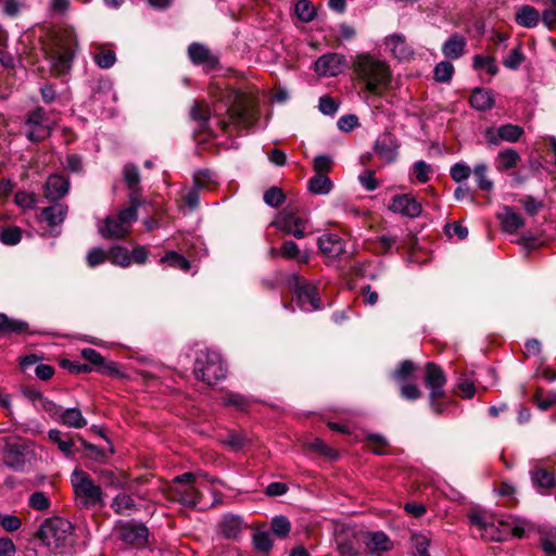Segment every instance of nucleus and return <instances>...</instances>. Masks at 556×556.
Instances as JSON below:
<instances>
[{
    "label": "nucleus",
    "mask_w": 556,
    "mask_h": 556,
    "mask_svg": "<svg viewBox=\"0 0 556 556\" xmlns=\"http://www.w3.org/2000/svg\"><path fill=\"white\" fill-rule=\"evenodd\" d=\"M356 76L365 83V88L371 93H380L391 80L389 65L369 53H358L352 63Z\"/></svg>",
    "instance_id": "obj_1"
},
{
    "label": "nucleus",
    "mask_w": 556,
    "mask_h": 556,
    "mask_svg": "<svg viewBox=\"0 0 556 556\" xmlns=\"http://www.w3.org/2000/svg\"><path fill=\"white\" fill-rule=\"evenodd\" d=\"M75 46L76 38L71 30L55 33L43 43V51L50 62L53 75H63L70 72Z\"/></svg>",
    "instance_id": "obj_2"
},
{
    "label": "nucleus",
    "mask_w": 556,
    "mask_h": 556,
    "mask_svg": "<svg viewBox=\"0 0 556 556\" xmlns=\"http://www.w3.org/2000/svg\"><path fill=\"white\" fill-rule=\"evenodd\" d=\"M199 478H205L212 484L222 483L217 478H210L203 472H186L173 479L168 497L186 507H197L201 500Z\"/></svg>",
    "instance_id": "obj_3"
},
{
    "label": "nucleus",
    "mask_w": 556,
    "mask_h": 556,
    "mask_svg": "<svg viewBox=\"0 0 556 556\" xmlns=\"http://www.w3.org/2000/svg\"><path fill=\"white\" fill-rule=\"evenodd\" d=\"M220 100L225 101L231 123L249 128L255 121L256 115L250 98L238 90H222Z\"/></svg>",
    "instance_id": "obj_4"
},
{
    "label": "nucleus",
    "mask_w": 556,
    "mask_h": 556,
    "mask_svg": "<svg viewBox=\"0 0 556 556\" xmlns=\"http://www.w3.org/2000/svg\"><path fill=\"white\" fill-rule=\"evenodd\" d=\"M71 483L77 504L81 508L90 509L104 504L102 488L84 470L75 469L71 475Z\"/></svg>",
    "instance_id": "obj_5"
},
{
    "label": "nucleus",
    "mask_w": 556,
    "mask_h": 556,
    "mask_svg": "<svg viewBox=\"0 0 556 556\" xmlns=\"http://www.w3.org/2000/svg\"><path fill=\"white\" fill-rule=\"evenodd\" d=\"M193 372L198 380L212 386L226 377V367L220 354L205 351L197 356Z\"/></svg>",
    "instance_id": "obj_6"
},
{
    "label": "nucleus",
    "mask_w": 556,
    "mask_h": 556,
    "mask_svg": "<svg viewBox=\"0 0 556 556\" xmlns=\"http://www.w3.org/2000/svg\"><path fill=\"white\" fill-rule=\"evenodd\" d=\"M72 535V523L68 520L59 517L45 520L39 529L40 540L51 548H60L67 545Z\"/></svg>",
    "instance_id": "obj_7"
},
{
    "label": "nucleus",
    "mask_w": 556,
    "mask_h": 556,
    "mask_svg": "<svg viewBox=\"0 0 556 556\" xmlns=\"http://www.w3.org/2000/svg\"><path fill=\"white\" fill-rule=\"evenodd\" d=\"M138 215L134 208H124L117 216L111 215L104 219L103 225H99V232L105 239H121L128 232L132 222Z\"/></svg>",
    "instance_id": "obj_8"
},
{
    "label": "nucleus",
    "mask_w": 556,
    "mask_h": 556,
    "mask_svg": "<svg viewBox=\"0 0 556 556\" xmlns=\"http://www.w3.org/2000/svg\"><path fill=\"white\" fill-rule=\"evenodd\" d=\"M446 382V378L442 369L434 363H427L425 369V383L430 389V406L431 409L440 415L444 408L441 403L438 402L444 391L443 387Z\"/></svg>",
    "instance_id": "obj_9"
},
{
    "label": "nucleus",
    "mask_w": 556,
    "mask_h": 556,
    "mask_svg": "<svg viewBox=\"0 0 556 556\" xmlns=\"http://www.w3.org/2000/svg\"><path fill=\"white\" fill-rule=\"evenodd\" d=\"M0 445H3L5 464L13 469H22L28 453L26 442L20 438L9 437L0 439Z\"/></svg>",
    "instance_id": "obj_10"
},
{
    "label": "nucleus",
    "mask_w": 556,
    "mask_h": 556,
    "mask_svg": "<svg viewBox=\"0 0 556 556\" xmlns=\"http://www.w3.org/2000/svg\"><path fill=\"white\" fill-rule=\"evenodd\" d=\"M468 519L470 525L477 528L482 539L495 542L503 541V533L497 520L495 521L485 513L475 510L468 515Z\"/></svg>",
    "instance_id": "obj_11"
},
{
    "label": "nucleus",
    "mask_w": 556,
    "mask_h": 556,
    "mask_svg": "<svg viewBox=\"0 0 556 556\" xmlns=\"http://www.w3.org/2000/svg\"><path fill=\"white\" fill-rule=\"evenodd\" d=\"M26 136L30 141H41L50 135L51 123L47 112L42 108H36L28 114Z\"/></svg>",
    "instance_id": "obj_12"
},
{
    "label": "nucleus",
    "mask_w": 556,
    "mask_h": 556,
    "mask_svg": "<svg viewBox=\"0 0 556 556\" xmlns=\"http://www.w3.org/2000/svg\"><path fill=\"white\" fill-rule=\"evenodd\" d=\"M273 225L287 235H292L298 239H302L305 237L307 220L291 211L283 210L278 214L276 219L273 222Z\"/></svg>",
    "instance_id": "obj_13"
},
{
    "label": "nucleus",
    "mask_w": 556,
    "mask_h": 556,
    "mask_svg": "<svg viewBox=\"0 0 556 556\" xmlns=\"http://www.w3.org/2000/svg\"><path fill=\"white\" fill-rule=\"evenodd\" d=\"M523 134V128L518 125L506 124L500 127H489L484 131V137L488 143L498 146L503 141L517 142Z\"/></svg>",
    "instance_id": "obj_14"
},
{
    "label": "nucleus",
    "mask_w": 556,
    "mask_h": 556,
    "mask_svg": "<svg viewBox=\"0 0 556 556\" xmlns=\"http://www.w3.org/2000/svg\"><path fill=\"white\" fill-rule=\"evenodd\" d=\"M345 66V59L339 53H326L318 58L314 71L318 76L333 77L339 75Z\"/></svg>",
    "instance_id": "obj_15"
},
{
    "label": "nucleus",
    "mask_w": 556,
    "mask_h": 556,
    "mask_svg": "<svg viewBox=\"0 0 556 556\" xmlns=\"http://www.w3.org/2000/svg\"><path fill=\"white\" fill-rule=\"evenodd\" d=\"M399 141L391 132L381 134L375 142L374 150L376 154L387 163H392L399 154Z\"/></svg>",
    "instance_id": "obj_16"
},
{
    "label": "nucleus",
    "mask_w": 556,
    "mask_h": 556,
    "mask_svg": "<svg viewBox=\"0 0 556 556\" xmlns=\"http://www.w3.org/2000/svg\"><path fill=\"white\" fill-rule=\"evenodd\" d=\"M389 210L393 213L401 214L406 217H417L421 213V205L416 199L409 194L394 195L389 205Z\"/></svg>",
    "instance_id": "obj_17"
},
{
    "label": "nucleus",
    "mask_w": 556,
    "mask_h": 556,
    "mask_svg": "<svg viewBox=\"0 0 556 556\" xmlns=\"http://www.w3.org/2000/svg\"><path fill=\"white\" fill-rule=\"evenodd\" d=\"M295 301L298 306L305 312H312L321 307L317 298V289L314 285L303 282L295 290Z\"/></svg>",
    "instance_id": "obj_18"
},
{
    "label": "nucleus",
    "mask_w": 556,
    "mask_h": 556,
    "mask_svg": "<svg viewBox=\"0 0 556 556\" xmlns=\"http://www.w3.org/2000/svg\"><path fill=\"white\" fill-rule=\"evenodd\" d=\"M497 522L503 533V541L508 540L510 536L522 538L526 531L531 528L528 520L513 515L500 518Z\"/></svg>",
    "instance_id": "obj_19"
},
{
    "label": "nucleus",
    "mask_w": 556,
    "mask_h": 556,
    "mask_svg": "<svg viewBox=\"0 0 556 556\" xmlns=\"http://www.w3.org/2000/svg\"><path fill=\"white\" fill-rule=\"evenodd\" d=\"M320 252L328 258H336L345 252V243L334 233H324L317 240Z\"/></svg>",
    "instance_id": "obj_20"
},
{
    "label": "nucleus",
    "mask_w": 556,
    "mask_h": 556,
    "mask_svg": "<svg viewBox=\"0 0 556 556\" xmlns=\"http://www.w3.org/2000/svg\"><path fill=\"white\" fill-rule=\"evenodd\" d=\"M387 49L400 61H407L414 55L413 48L403 34H392L384 40Z\"/></svg>",
    "instance_id": "obj_21"
},
{
    "label": "nucleus",
    "mask_w": 556,
    "mask_h": 556,
    "mask_svg": "<svg viewBox=\"0 0 556 556\" xmlns=\"http://www.w3.org/2000/svg\"><path fill=\"white\" fill-rule=\"evenodd\" d=\"M68 180L60 175H51L45 186V194L50 200H58L68 192Z\"/></svg>",
    "instance_id": "obj_22"
},
{
    "label": "nucleus",
    "mask_w": 556,
    "mask_h": 556,
    "mask_svg": "<svg viewBox=\"0 0 556 556\" xmlns=\"http://www.w3.org/2000/svg\"><path fill=\"white\" fill-rule=\"evenodd\" d=\"M81 356L90 364L94 365L97 369L103 374L117 376L119 375L118 369L114 363H106L103 356L96 350L86 348L81 350Z\"/></svg>",
    "instance_id": "obj_23"
},
{
    "label": "nucleus",
    "mask_w": 556,
    "mask_h": 556,
    "mask_svg": "<svg viewBox=\"0 0 556 556\" xmlns=\"http://www.w3.org/2000/svg\"><path fill=\"white\" fill-rule=\"evenodd\" d=\"M111 508L117 515L130 516L138 510V504L132 495L119 492L113 497Z\"/></svg>",
    "instance_id": "obj_24"
},
{
    "label": "nucleus",
    "mask_w": 556,
    "mask_h": 556,
    "mask_svg": "<svg viewBox=\"0 0 556 556\" xmlns=\"http://www.w3.org/2000/svg\"><path fill=\"white\" fill-rule=\"evenodd\" d=\"M188 54L193 63L204 65L207 68H213L217 64V59L201 43L190 45Z\"/></svg>",
    "instance_id": "obj_25"
},
{
    "label": "nucleus",
    "mask_w": 556,
    "mask_h": 556,
    "mask_svg": "<svg viewBox=\"0 0 556 556\" xmlns=\"http://www.w3.org/2000/svg\"><path fill=\"white\" fill-rule=\"evenodd\" d=\"M148 534H149L148 528L142 523H138V525L128 523V525L124 526L122 529V539L125 542H127L129 544H134V545L146 544V542L148 540Z\"/></svg>",
    "instance_id": "obj_26"
},
{
    "label": "nucleus",
    "mask_w": 556,
    "mask_h": 556,
    "mask_svg": "<svg viewBox=\"0 0 556 556\" xmlns=\"http://www.w3.org/2000/svg\"><path fill=\"white\" fill-rule=\"evenodd\" d=\"M56 421L65 427L80 429L87 426V419L79 408H62Z\"/></svg>",
    "instance_id": "obj_27"
},
{
    "label": "nucleus",
    "mask_w": 556,
    "mask_h": 556,
    "mask_svg": "<svg viewBox=\"0 0 556 556\" xmlns=\"http://www.w3.org/2000/svg\"><path fill=\"white\" fill-rule=\"evenodd\" d=\"M204 180L212 181L211 173L207 170L199 172L194 176V187L190 189L185 195V203L190 210H195L200 203V189L204 187Z\"/></svg>",
    "instance_id": "obj_28"
},
{
    "label": "nucleus",
    "mask_w": 556,
    "mask_h": 556,
    "mask_svg": "<svg viewBox=\"0 0 556 556\" xmlns=\"http://www.w3.org/2000/svg\"><path fill=\"white\" fill-rule=\"evenodd\" d=\"M243 528L244 523L237 515H226L219 523V531L227 539H237Z\"/></svg>",
    "instance_id": "obj_29"
},
{
    "label": "nucleus",
    "mask_w": 556,
    "mask_h": 556,
    "mask_svg": "<svg viewBox=\"0 0 556 556\" xmlns=\"http://www.w3.org/2000/svg\"><path fill=\"white\" fill-rule=\"evenodd\" d=\"M67 214V206L62 203L53 204L40 211L39 219L49 226H56L64 222Z\"/></svg>",
    "instance_id": "obj_30"
},
{
    "label": "nucleus",
    "mask_w": 556,
    "mask_h": 556,
    "mask_svg": "<svg viewBox=\"0 0 556 556\" xmlns=\"http://www.w3.org/2000/svg\"><path fill=\"white\" fill-rule=\"evenodd\" d=\"M366 547L370 553L380 555L392 548V542L388 535L381 531L369 533L365 541Z\"/></svg>",
    "instance_id": "obj_31"
},
{
    "label": "nucleus",
    "mask_w": 556,
    "mask_h": 556,
    "mask_svg": "<svg viewBox=\"0 0 556 556\" xmlns=\"http://www.w3.org/2000/svg\"><path fill=\"white\" fill-rule=\"evenodd\" d=\"M497 217L501 222L503 229L506 232L514 233L518 229H520L525 222L517 213L513 211L509 206H504L503 211L497 214Z\"/></svg>",
    "instance_id": "obj_32"
},
{
    "label": "nucleus",
    "mask_w": 556,
    "mask_h": 556,
    "mask_svg": "<svg viewBox=\"0 0 556 556\" xmlns=\"http://www.w3.org/2000/svg\"><path fill=\"white\" fill-rule=\"evenodd\" d=\"M469 102L478 111L491 110L495 104L492 92L483 88H476L470 96Z\"/></svg>",
    "instance_id": "obj_33"
},
{
    "label": "nucleus",
    "mask_w": 556,
    "mask_h": 556,
    "mask_svg": "<svg viewBox=\"0 0 556 556\" xmlns=\"http://www.w3.org/2000/svg\"><path fill=\"white\" fill-rule=\"evenodd\" d=\"M520 161L519 153L511 148L500 151L495 157V167L498 172L515 168Z\"/></svg>",
    "instance_id": "obj_34"
},
{
    "label": "nucleus",
    "mask_w": 556,
    "mask_h": 556,
    "mask_svg": "<svg viewBox=\"0 0 556 556\" xmlns=\"http://www.w3.org/2000/svg\"><path fill=\"white\" fill-rule=\"evenodd\" d=\"M466 39L458 34L451 36L443 45L442 52L448 59H458L465 52Z\"/></svg>",
    "instance_id": "obj_35"
},
{
    "label": "nucleus",
    "mask_w": 556,
    "mask_h": 556,
    "mask_svg": "<svg viewBox=\"0 0 556 556\" xmlns=\"http://www.w3.org/2000/svg\"><path fill=\"white\" fill-rule=\"evenodd\" d=\"M516 23L527 28H533L538 25L540 14L536 9L531 5L520 7L515 16Z\"/></svg>",
    "instance_id": "obj_36"
},
{
    "label": "nucleus",
    "mask_w": 556,
    "mask_h": 556,
    "mask_svg": "<svg viewBox=\"0 0 556 556\" xmlns=\"http://www.w3.org/2000/svg\"><path fill=\"white\" fill-rule=\"evenodd\" d=\"M48 437L66 457L74 456V441L68 435L64 437L60 430L51 429Z\"/></svg>",
    "instance_id": "obj_37"
},
{
    "label": "nucleus",
    "mask_w": 556,
    "mask_h": 556,
    "mask_svg": "<svg viewBox=\"0 0 556 556\" xmlns=\"http://www.w3.org/2000/svg\"><path fill=\"white\" fill-rule=\"evenodd\" d=\"M280 255L286 260H296L299 263H308L309 261V253L301 252L298 244L291 240L283 242Z\"/></svg>",
    "instance_id": "obj_38"
},
{
    "label": "nucleus",
    "mask_w": 556,
    "mask_h": 556,
    "mask_svg": "<svg viewBox=\"0 0 556 556\" xmlns=\"http://www.w3.org/2000/svg\"><path fill=\"white\" fill-rule=\"evenodd\" d=\"M308 189L315 194H328L332 189V181L326 174H315L308 180Z\"/></svg>",
    "instance_id": "obj_39"
},
{
    "label": "nucleus",
    "mask_w": 556,
    "mask_h": 556,
    "mask_svg": "<svg viewBox=\"0 0 556 556\" xmlns=\"http://www.w3.org/2000/svg\"><path fill=\"white\" fill-rule=\"evenodd\" d=\"M28 506L41 513H48L51 507V497L43 491L33 492L28 497Z\"/></svg>",
    "instance_id": "obj_40"
},
{
    "label": "nucleus",
    "mask_w": 556,
    "mask_h": 556,
    "mask_svg": "<svg viewBox=\"0 0 556 556\" xmlns=\"http://www.w3.org/2000/svg\"><path fill=\"white\" fill-rule=\"evenodd\" d=\"M488 169L489 167L485 163H478L471 170L478 187L484 191H491L494 187L493 181L488 177Z\"/></svg>",
    "instance_id": "obj_41"
},
{
    "label": "nucleus",
    "mask_w": 556,
    "mask_h": 556,
    "mask_svg": "<svg viewBox=\"0 0 556 556\" xmlns=\"http://www.w3.org/2000/svg\"><path fill=\"white\" fill-rule=\"evenodd\" d=\"M27 330V324L18 320L9 318L5 314L0 313V331L5 333H21Z\"/></svg>",
    "instance_id": "obj_42"
},
{
    "label": "nucleus",
    "mask_w": 556,
    "mask_h": 556,
    "mask_svg": "<svg viewBox=\"0 0 556 556\" xmlns=\"http://www.w3.org/2000/svg\"><path fill=\"white\" fill-rule=\"evenodd\" d=\"M533 400L541 410H546L556 404V391H548L547 393H544L542 389H538Z\"/></svg>",
    "instance_id": "obj_43"
},
{
    "label": "nucleus",
    "mask_w": 556,
    "mask_h": 556,
    "mask_svg": "<svg viewBox=\"0 0 556 556\" xmlns=\"http://www.w3.org/2000/svg\"><path fill=\"white\" fill-rule=\"evenodd\" d=\"M295 14L302 22H311L316 15L313 4L308 0H300L295 4Z\"/></svg>",
    "instance_id": "obj_44"
},
{
    "label": "nucleus",
    "mask_w": 556,
    "mask_h": 556,
    "mask_svg": "<svg viewBox=\"0 0 556 556\" xmlns=\"http://www.w3.org/2000/svg\"><path fill=\"white\" fill-rule=\"evenodd\" d=\"M161 262L168 263L169 266L179 268L185 271L189 270V268H190L189 261L186 257H184L181 254H178L177 252H174V251L167 252L161 258Z\"/></svg>",
    "instance_id": "obj_45"
},
{
    "label": "nucleus",
    "mask_w": 556,
    "mask_h": 556,
    "mask_svg": "<svg viewBox=\"0 0 556 556\" xmlns=\"http://www.w3.org/2000/svg\"><path fill=\"white\" fill-rule=\"evenodd\" d=\"M110 261L114 265L128 267L131 264V257L127 249L123 247H115L110 252Z\"/></svg>",
    "instance_id": "obj_46"
},
{
    "label": "nucleus",
    "mask_w": 556,
    "mask_h": 556,
    "mask_svg": "<svg viewBox=\"0 0 556 556\" xmlns=\"http://www.w3.org/2000/svg\"><path fill=\"white\" fill-rule=\"evenodd\" d=\"M454 74V66L447 61L438 63L434 67V78L441 83H447L452 79Z\"/></svg>",
    "instance_id": "obj_47"
},
{
    "label": "nucleus",
    "mask_w": 556,
    "mask_h": 556,
    "mask_svg": "<svg viewBox=\"0 0 556 556\" xmlns=\"http://www.w3.org/2000/svg\"><path fill=\"white\" fill-rule=\"evenodd\" d=\"M532 482L545 490L554 485V477L545 469H538L532 472Z\"/></svg>",
    "instance_id": "obj_48"
},
{
    "label": "nucleus",
    "mask_w": 556,
    "mask_h": 556,
    "mask_svg": "<svg viewBox=\"0 0 556 556\" xmlns=\"http://www.w3.org/2000/svg\"><path fill=\"white\" fill-rule=\"evenodd\" d=\"M254 547L262 553H268L273 546L270 535L266 531H257L253 535Z\"/></svg>",
    "instance_id": "obj_49"
},
{
    "label": "nucleus",
    "mask_w": 556,
    "mask_h": 556,
    "mask_svg": "<svg viewBox=\"0 0 556 556\" xmlns=\"http://www.w3.org/2000/svg\"><path fill=\"white\" fill-rule=\"evenodd\" d=\"M473 67L477 70L484 68L491 76L497 74L498 68L494 62V59L491 56L483 55H475L473 58Z\"/></svg>",
    "instance_id": "obj_50"
},
{
    "label": "nucleus",
    "mask_w": 556,
    "mask_h": 556,
    "mask_svg": "<svg viewBox=\"0 0 556 556\" xmlns=\"http://www.w3.org/2000/svg\"><path fill=\"white\" fill-rule=\"evenodd\" d=\"M291 525L287 517L276 516L271 520V530L279 538H286L290 532Z\"/></svg>",
    "instance_id": "obj_51"
},
{
    "label": "nucleus",
    "mask_w": 556,
    "mask_h": 556,
    "mask_svg": "<svg viewBox=\"0 0 556 556\" xmlns=\"http://www.w3.org/2000/svg\"><path fill=\"white\" fill-rule=\"evenodd\" d=\"M471 170L472 169L468 164L465 162H458L451 167L450 175L454 181L462 182L470 176Z\"/></svg>",
    "instance_id": "obj_52"
},
{
    "label": "nucleus",
    "mask_w": 556,
    "mask_h": 556,
    "mask_svg": "<svg viewBox=\"0 0 556 556\" xmlns=\"http://www.w3.org/2000/svg\"><path fill=\"white\" fill-rule=\"evenodd\" d=\"M264 202L273 207H278L285 201V194L280 188L271 187L264 193Z\"/></svg>",
    "instance_id": "obj_53"
},
{
    "label": "nucleus",
    "mask_w": 556,
    "mask_h": 556,
    "mask_svg": "<svg viewBox=\"0 0 556 556\" xmlns=\"http://www.w3.org/2000/svg\"><path fill=\"white\" fill-rule=\"evenodd\" d=\"M94 62L101 68H110L116 61L115 53L111 50H100L93 56Z\"/></svg>",
    "instance_id": "obj_54"
},
{
    "label": "nucleus",
    "mask_w": 556,
    "mask_h": 556,
    "mask_svg": "<svg viewBox=\"0 0 556 556\" xmlns=\"http://www.w3.org/2000/svg\"><path fill=\"white\" fill-rule=\"evenodd\" d=\"M22 233L17 227H9L0 230V241L7 245H14L21 241Z\"/></svg>",
    "instance_id": "obj_55"
},
{
    "label": "nucleus",
    "mask_w": 556,
    "mask_h": 556,
    "mask_svg": "<svg viewBox=\"0 0 556 556\" xmlns=\"http://www.w3.org/2000/svg\"><path fill=\"white\" fill-rule=\"evenodd\" d=\"M525 56L521 52V48H514L507 56L503 60V64L505 67L509 70H517L521 63L523 62Z\"/></svg>",
    "instance_id": "obj_56"
},
{
    "label": "nucleus",
    "mask_w": 556,
    "mask_h": 556,
    "mask_svg": "<svg viewBox=\"0 0 556 556\" xmlns=\"http://www.w3.org/2000/svg\"><path fill=\"white\" fill-rule=\"evenodd\" d=\"M191 117L194 121H198L201 123L202 126H204L211 115L210 108L204 103H195L191 109Z\"/></svg>",
    "instance_id": "obj_57"
},
{
    "label": "nucleus",
    "mask_w": 556,
    "mask_h": 556,
    "mask_svg": "<svg viewBox=\"0 0 556 556\" xmlns=\"http://www.w3.org/2000/svg\"><path fill=\"white\" fill-rule=\"evenodd\" d=\"M541 545L548 556H556V528L541 539Z\"/></svg>",
    "instance_id": "obj_58"
},
{
    "label": "nucleus",
    "mask_w": 556,
    "mask_h": 556,
    "mask_svg": "<svg viewBox=\"0 0 556 556\" xmlns=\"http://www.w3.org/2000/svg\"><path fill=\"white\" fill-rule=\"evenodd\" d=\"M123 173H124L125 181L128 185V187L130 189H136L140 181V175H139L138 168L135 165L128 164L124 167Z\"/></svg>",
    "instance_id": "obj_59"
},
{
    "label": "nucleus",
    "mask_w": 556,
    "mask_h": 556,
    "mask_svg": "<svg viewBox=\"0 0 556 556\" xmlns=\"http://www.w3.org/2000/svg\"><path fill=\"white\" fill-rule=\"evenodd\" d=\"M332 168V159L329 155H317L314 159V170L317 174H326Z\"/></svg>",
    "instance_id": "obj_60"
},
{
    "label": "nucleus",
    "mask_w": 556,
    "mask_h": 556,
    "mask_svg": "<svg viewBox=\"0 0 556 556\" xmlns=\"http://www.w3.org/2000/svg\"><path fill=\"white\" fill-rule=\"evenodd\" d=\"M223 404L226 406H235L236 408L243 410L248 407L249 402L244 396L231 393L223 399Z\"/></svg>",
    "instance_id": "obj_61"
},
{
    "label": "nucleus",
    "mask_w": 556,
    "mask_h": 556,
    "mask_svg": "<svg viewBox=\"0 0 556 556\" xmlns=\"http://www.w3.org/2000/svg\"><path fill=\"white\" fill-rule=\"evenodd\" d=\"M367 440L371 444V450L375 454L382 455L386 453L388 445L387 440L380 434H368Z\"/></svg>",
    "instance_id": "obj_62"
},
{
    "label": "nucleus",
    "mask_w": 556,
    "mask_h": 556,
    "mask_svg": "<svg viewBox=\"0 0 556 556\" xmlns=\"http://www.w3.org/2000/svg\"><path fill=\"white\" fill-rule=\"evenodd\" d=\"M415 369V365L410 361H404L400 367L393 372V378L397 381H405L409 378Z\"/></svg>",
    "instance_id": "obj_63"
},
{
    "label": "nucleus",
    "mask_w": 556,
    "mask_h": 556,
    "mask_svg": "<svg viewBox=\"0 0 556 556\" xmlns=\"http://www.w3.org/2000/svg\"><path fill=\"white\" fill-rule=\"evenodd\" d=\"M359 184L367 190L374 191L378 188L379 184L375 178L372 170H365L358 176Z\"/></svg>",
    "instance_id": "obj_64"
}]
</instances>
